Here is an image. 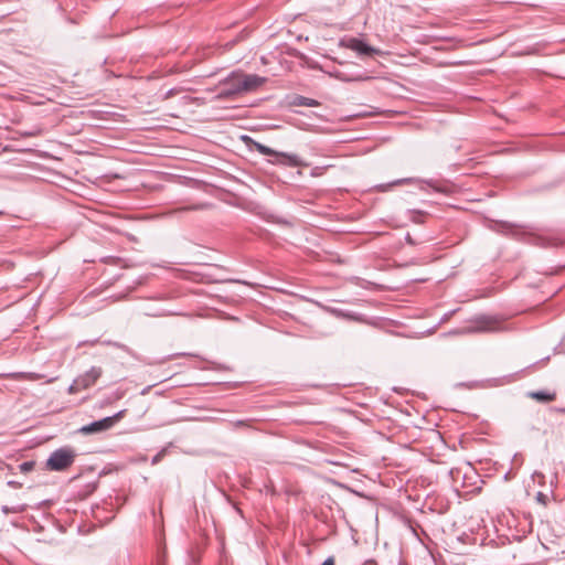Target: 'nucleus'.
<instances>
[{
  "label": "nucleus",
  "instance_id": "12",
  "mask_svg": "<svg viewBox=\"0 0 565 565\" xmlns=\"http://www.w3.org/2000/svg\"><path fill=\"white\" fill-rule=\"evenodd\" d=\"M335 76H337L338 79H340L342 82H353V81H365V79H369V76L356 75L354 77H349L344 73H338Z\"/></svg>",
  "mask_w": 565,
  "mask_h": 565
},
{
  "label": "nucleus",
  "instance_id": "22",
  "mask_svg": "<svg viewBox=\"0 0 565 565\" xmlns=\"http://www.w3.org/2000/svg\"><path fill=\"white\" fill-rule=\"evenodd\" d=\"M113 344H114L115 347L119 348V349H124V348H125V345L119 344V343H113Z\"/></svg>",
  "mask_w": 565,
  "mask_h": 565
},
{
  "label": "nucleus",
  "instance_id": "8",
  "mask_svg": "<svg viewBox=\"0 0 565 565\" xmlns=\"http://www.w3.org/2000/svg\"><path fill=\"white\" fill-rule=\"evenodd\" d=\"M103 371L100 367L92 366L86 373L76 377V385H79L82 390L89 388L100 377Z\"/></svg>",
  "mask_w": 565,
  "mask_h": 565
},
{
  "label": "nucleus",
  "instance_id": "21",
  "mask_svg": "<svg viewBox=\"0 0 565 565\" xmlns=\"http://www.w3.org/2000/svg\"><path fill=\"white\" fill-rule=\"evenodd\" d=\"M245 425H246V423L244 420H237L235 423V426H245Z\"/></svg>",
  "mask_w": 565,
  "mask_h": 565
},
{
  "label": "nucleus",
  "instance_id": "5",
  "mask_svg": "<svg viewBox=\"0 0 565 565\" xmlns=\"http://www.w3.org/2000/svg\"><path fill=\"white\" fill-rule=\"evenodd\" d=\"M125 411H120L113 416L105 417L103 419L93 422L79 428V433L83 435L98 434L110 429L118 420L124 417Z\"/></svg>",
  "mask_w": 565,
  "mask_h": 565
},
{
  "label": "nucleus",
  "instance_id": "18",
  "mask_svg": "<svg viewBox=\"0 0 565 565\" xmlns=\"http://www.w3.org/2000/svg\"><path fill=\"white\" fill-rule=\"evenodd\" d=\"M545 498H546V497H545V494H543L542 492H539V493L536 494V499H537V501H540V502L545 503Z\"/></svg>",
  "mask_w": 565,
  "mask_h": 565
},
{
  "label": "nucleus",
  "instance_id": "19",
  "mask_svg": "<svg viewBox=\"0 0 565 565\" xmlns=\"http://www.w3.org/2000/svg\"><path fill=\"white\" fill-rule=\"evenodd\" d=\"M8 484L11 487H20L21 486L19 482H14V481H9Z\"/></svg>",
  "mask_w": 565,
  "mask_h": 565
},
{
  "label": "nucleus",
  "instance_id": "11",
  "mask_svg": "<svg viewBox=\"0 0 565 565\" xmlns=\"http://www.w3.org/2000/svg\"><path fill=\"white\" fill-rule=\"evenodd\" d=\"M295 105L306 106V107H317L319 106V102L305 96H297L295 99Z\"/></svg>",
  "mask_w": 565,
  "mask_h": 565
},
{
  "label": "nucleus",
  "instance_id": "20",
  "mask_svg": "<svg viewBox=\"0 0 565 565\" xmlns=\"http://www.w3.org/2000/svg\"><path fill=\"white\" fill-rule=\"evenodd\" d=\"M406 241L409 244H414V241H413V238H412V236L409 234L406 235Z\"/></svg>",
  "mask_w": 565,
  "mask_h": 565
},
{
  "label": "nucleus",
  "instance_id": "10",
  "mask_svg": "<svg viewBox=\"0 0 565 565\" xmlns=\"http://www.w3.org/2000/svg\"><path fill=\"white\" fill-rule=\"evenodd\" d=\"M9 376L13 380H28V381H36V380H40L43 377V375L38 374V373H24V372L12 373Z\"/></svg>",
  "mask_w": 565,
  "mask_h": 565
},
{
  "label": "nucleus",
  "instance_id": "15",
  "mask_svg": "<svg viewBox=\"0 0 565 565\" xmlns=\"http://www.w3.org/2000/svg\"><path fill=\"white\" fill-rule=\"evenodd\" d=\"M79 391H82V387H79V385H76V379L73 381V383L70 385L68 387V393L70 394H76L78 393Z\"/></svg>",
  "mask_w": 565,
  "mask_h": 565
},
{
  "label": "nucleus",
  "instance_id": "7",
  "mask_svg": "<svg viewBox=\"0 0 565 565\" xmlns=\"http://www.w3.org/2000/svg\"><path fill=\"white\" fill-rule=\"evenodd\" d=\"M409 183H425L428 186L433 188L436 192H440V193H448L449 192V189L446 185H439V184H437L433 180H420V179H415V178L398 179V180H395L394 182H392L390 184L382 185V188H383V190H386V189H388V188H391L393 185L409 184Z\"/></svg>",
  "mask_w": 565,
  "mask_h": 565
},
{
  "label": "nucleus",
  "instance_id": "4",
  "mask_svg": "<svg viewBox=\"0 0 565 565\" xmlns=\"http://www.w3.org/2000/svg\"><path fill=\"white\" fill-rule=\"evenodd\" d=\"M76 452L70 447H62L54 450L46 460V468L51 471H64L75 460Z\"/></svg>",
  "mask_w": 565,
  "mask_h": 565
},
{
  "label": "nucleus",
  "instance_id": "13",
  "mask_svg": "<svg viewBox=\"0 0 565 565\" xmlns=\"http://www.w3.org/2000/svg\"><path fill=\"white\" fill-rule=\"evenodd\" d=\"M35 467V462L34 461H24L22 463L19 465V470L22 472V473H28L30 471H32Z\"/></svg>",
  "mask_w": 565,
  "mask_h": 565
},
{
  "label": "nucleus",
  "instance_id": "6",
  "mask_svg": "<svg viewBox=\"0 0 565 565\" xmlns=\"http://www.w3.org/2000/svg\"><path fill=\"white\" fill-rule=\"evenodd\" d=\"M341 45L356 52L360 56H372L381 54V50L373 47L358 38H347Z\"/></svg>",
  "mask_w": 565,
  "mask_h": 565
},
{
  "label": "nucleus",
  "instance_id": "2",
  "mask_svg": "<svg viewBox=\"0 0 565 565\" xmlns=\"http://www.w3.org/2000/svg\"><path fill=\"white\" fill-rule=\"evenodd\" d=\"M242 140L250 148L256 150L263 156H269L274 157L273 160H269L273 164H282L287 167H307L308 164L297 154L294 153H287V152H279L274 149H271L268 146H265L258 141H255L248 136H243Z\"/></svg>",
  "mask_w": 565,
  "mask_h": 565
},
{
  "label": "nucleus",
  "instance_id": "17",
  "mask_svg": "<svg viewBox=\"0 0 565 565\" xmlns=\"http://www.w3.org/2000/svg\"><path fill=\"white\" fill-rule=\"evenodd\" d=\"M321 565H334V558L330 556Z\"/></svg>",
  "mask_w": 565,
  "mask_h": 565
},
{
  "label": "nucleus",
  "instance_id": "16",
  "mask_svg": "<svg viewBox=\"0 0 565 565\" xmlns=\"http://www.w3.org/2000/svg\"><path fill=\"white\" fill-rule=\"evenodd\" d=\"M164 456V450H161L160 452H158L151 460V463L152 465H157L161 459L162 457Z\"/></svg>",
  "mask_w": 565,
  "mask_h": 565
},
{
  "label": "nucleus",
  "instance_id": "14",
  "mask_svg": "<svg viewBox=\"0 0 565 565\" xmlns=\"http://www.w3.org/2000/svg\"><path fill=\"white\" fill-rule=\"evenodd\" d=\"M1 510H2V512H3L4 514H10V513H20V512H22V511H23V508H22V507H17V508L12 507V508H10V507H8V505H3V507L1 508Z\"/></svg>",
  "mask_w": 565,
  "mask_h": 565
},
{
  "label": "nucleus",
  "instance_id": "9",
  "mask_svg": "<svg viewBox=\"0 0 565 565\" xmlns=\"http://www.w3.org/2000/svg\"><path fill=\"white\" fill-rule=\"evenodd\" d=\"M527 396L533 398V399H535V401H537V402H541V403L552 402L556 397L555 393H551V392H547V391L530 392L527 394Z\"/></svg>",
  "mask_w": 565,
  "mask_h": 565
},
{
  "label": "nucleus",
  "instance_id": "1",
  "mask_svg": "<svg viewBox=\"0 0 565 565\" xmlns=\"http://www.w3.org/2000/svg\"><path fill=\"white\" fill-rule=\"evenodd\" d=\"M265 83L266 77L235 71L220 82L218 96L221 98H231L237 95L252 93L257 90Z\"/></svg>",
  "mask_w": 565,
  "mask_h": 565
},
{
  "label": "nucleus",
  "instance_id": "3",
  "mask_svg": "<svg viewBox=\"0 0 565 565\" xmlns=\"http://www.w3.org/2000/svg\"><path fill=\"white\" fill-rule=\"evenodd\" d=\"M505 330L507 327L503 319L491 315L476 316L466 328L467 333L501 332Z\"/></svg>",
  "mask_w": 565,
  "mask_h": 565
}]
</instances>
